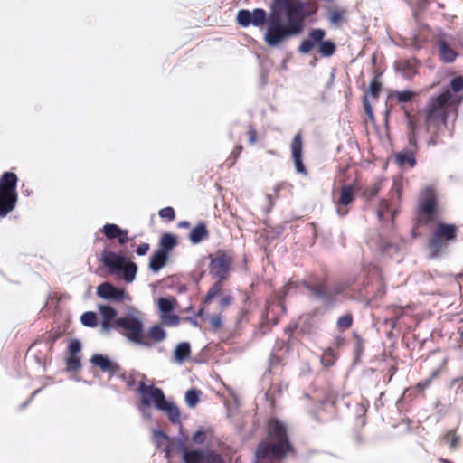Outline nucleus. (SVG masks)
Masks as SVG:
<instances>
[{
  "label": "nucleus",
  "instance_id": "nucleus-5",
  "mask_svg": "<svg viewBox=\"0 0 463 463\" xmlns=\"http://www.w3.org/2000/svg\"><path fill=\"white\" fill-rule=\"evenodd\" d=\"M113 328L118 330L128 341L150 347L151 345L143 340L144 321L143 313L138 309L128 307L124 316L115 319Z\"/></svg>",
  "mask_w": 463,
  "mask_h": 463
},
{
  "label": "nucleus",
  "instance_id": "nucleus-58",
  "mask_svg": "<svg viewBox=\"0 0 463 463\" xmlns=\"http://www.w3.org/2000/svg\"><path fill=\"white\" fill-rule=\"evenodd\" d=\"M178 226L180 228H188L190 226V223L187 221H182L179 222Z\"/></svg>",
  "mask_w": 463,
  "mask_h": 463
},
{
  "label": "nucleus",
  "instance_id": "nucleus-44",
  "mask_svg": "<svg viewBox=\"0 0 463 463\" xmlns=\"http://www.w3.org/2000/svg\"><path fill=\"white\" fill-rule=\"evenodd\" d=\"M450 88L454 92H458L463 89V77L458 76L452 79Z\"/></svg>",
  "mask_w": 463,
  "mask_h": 463
},
{
  "label": "nucleus",
  "instance_id": "nucleus-53",
  "mask_svg": "<svg viewBox=\"0 0 463 463\" xmlns=\"http://www.w3.org/2000/svg\"><path fill=\"white\" fill-rule=\"evenodd\" d=\"M232 298L231 296H226L222 298L221 306L222 307L229 306L232 303Z\"/></svg>",
  "mask_w": 463,
  "mask_h": 463
},
{
  "label": "nucleus",
  "instance_id": "nucleus-62",
  "mask_svg": "<svg viewBox=\"0 0 463 463\" xmlns=\"http://www.w3.org/2000/svg\"><path fill=\"white\" fill-rule=\"evenodd\" d=\"M242 147L241 146H237V151H238V154L241 151Z\"/></svg>",
  "mask_w": 463,
  "mask_h": 463
},
{
  "label": "nucleus",
  "instance_id": "nucleus-45",
  "mask_svg": "<svg viewBox=\"0 0 463 463\" xmlns=\"http://www.w3.org/2000/svg\"><path fill=\"white\" fill-rule=\"evenodd\" d=\"M159 216L172 221L175 219V210L172 207L163 208L159 211Z\"/></svg>",
  "mask_w": 463,
  "mask_h": 463
},
{
  "label": "nucleus",
  "instance_id": "nucleus-48",
  "mask_svg": "<svg viewBox=\"0 0 463 463\" xmlns=\"http://www.w3.org/2000/svg\"><path fill=\"white\" fill-rule=\"evenodd\" d=\"M117 239L120 245H125L128 241V230H121V233Z\"/></svg>",
  "mask_w": 463,
  "mask_h": 463
},
{
  "label": "nucleus",
  "instance_id": "nucleus-14",
  "mask_svg": "<svg viewBox=\"0 0 463 463\" xmlns=\"http://www.w3.org/2000/svg\"><path fill=\"white\" fill-rule=\"evenodd\" d=\"M420 209L422 214L429 220L435 213L436 195L431 187H426L419 200Z\"/></svg>",
  "mask_w": 463,
  "mask_h": 463
},
{
  "label": "nucleus",
  "instance_id": "nucleus-4",
  "mask_svg": "<svg viewBox=\"0 0 463 463\" xmlns=\"http://www.w3.org/2000/svg\"><path fill=\"white\" fill-rule=\"evenodd\" d=\"M460 100L457 96H453L449 90L432 99L426 108L427 127H434L438 130L441 127L448 128L449 119L454 121L457 118V105Z\"/></svg>",
  "mask_w": 463,
  "mask_h": 463
},
{
  "label": "nucleus",
  "instance_id": "nucleus-33",
  "mask_svg": "<svg viewBox=\"0 0 463 463\" xmlns=\"http://www.w3.org/2000/svg\"><path fill=\"white\" fill-rule=\"evenodd\" d=\"M346 15V11L342 10H333L329 14V22L333 26H339L341 23L345 22V16Z\"/></svg>",
  "mask_w": 463,
  "mask_h": 463
},
{
  "label": "nucleus",
  "instance_id": "nucleus-1",
  "mask_svg": "<svg viewBox=\"0 0 463 463\" xmlns=\"http://www.w3.org/2000/svg\"><path fill=\"white\" fill-rule=\"evenodd\" d=\"M271 8L264 40L269 46L277 47L302 32L304 4L300 0H274Z\"/></svg>",
  "mask_w": 463,
  "mask_h": 463
},
{
  "label": "nucleus",
  "instance_id": "nucleus-39",
  "mask_svg": "<svg viewBox=\"0 0 463 463\" xmlns=\"http://www.w3.org/2000/svg\"><path fill=\"white\" fill-rule=\"evenodd\" d=\"M222 290L221 282H216L208 291L204 302L209 303L214 297H216Z\"/></svg>",
  "mask_w": 463,
  "mask_h": 463
},
{
  "label": "nucleus",
  "instance_id": "nucleus-6",
  "mask_svg": "<svg viewBox=\"0 0 463 463\" xmlns=\"http://www.w3.org/2000/svg\"><path fill=\"white\" fill-rule=\"evenodd\" d=\"M100 260L108 268L110 274L122 273L123 279L127 283H131L135 280L137 266L136 263L128 261L125 256L113 251L103 250Z\"/></svg>",
  "mask_w": 463,
  "mask_h": 463
},
{
  "label": "nucleus",
  "instance_id": "nucleus-36",
  "mask_svg": "<svg viewBox=\"0 0 463 463\" xmlns=\"http://www.w3.org/2000/svg\"><path fill=\"white\" fill-rule=\"evenodd\" d=\"M408 128H409V132H408V142H409V146L411 147H415L416 146V144H417V139H416V125L415 123L413 122L412 119H409V122H408Z\"/></svg>",
  "mask_w": 463,
  "mask_h": 463
},
{
  "label": "nucleus",
  "instance_id": "nucleus-9",
  "mask_svg": "<svg viewBox=\"0 0 463 463\" xmlns=\"http://www.w3.org/2000/svg\"><path fill=\"white\" fill-rule=\"evenodd\" d=\"M305 286L312 296L323 301L324 304L327 306H334L337 300V297L344 293L349 285L346 282H342L335 284L331 288H327L324 285L310 286L305 284Z\"/></svg>",
  "mask_w": 463,
  "mask_h": 463
},
{
  "label": "nucleus",
  "instance_id": "nucleus-2",
  "mask_svg": "<svg viewBox=\"0 0 463 463\" xmlns=\"http://www.w3.org/2000/svg\"><path fill=\"white\" fill-rule=\"evenodd\" d=\"M153 440L168 459L175 453H180L184 463H223L222 455L210 449H188L184 437L169 438L163 431L154 430Z\"/></svg>",
  "mask_w": 463,
  "mask_h": 463
},
{
  "label": "nucleus",
  "instance_id": "nucleus-11",
  "mask_svg": "<svg viewBox=\"0 0 463 463\" xmlns=\"http://www.w3.org/2000/svg\"><path fill=\"white\" fill-rule=\"evenodd\" d=\"M97 295L106 300L130 302L132 298L124 288H116L109 282H103L97 288Z\"/></svg>",
  "mask_w": 463,
  "mask_h": 463
},
{
  "label": "nucleus",
  "instance_id": "nucleus-24",
  "mask_svg": "<svg viewBox=\"0 0 463 463\" xmlns=\"http://www.w3.org/2000/svg\"><path fill=\"white\" fill-rule=\"evenodd\" d=\"M99 310L100 315L103 317V322H102L103 329L109 330L111 327H113V325H110V322L112 320L115 321V319H116V316H117L116 309L109 305H100V306H99Z\"/></svg>",
  "mask_w": 463,
  "mask_h": 463
},
{
  "label": "nucleus",
  "instance_id": "nucleus-32",
  "mask_svg": "<svg viewBox=\"0 0 463 463\" xmlns=\"http://www.w3.org/2000/svg\"><path fill=\"white\" fill-rule=\"evenodd\" d=\"M121 230L118 225L113 223H107L103 226L102 232L104 235L109 239H116L121 233Z\"/></svg>",
  "mask_w": 463,
  "mask_h": 463
},
{
  "label": "nucleus",
  "instance_id": "nucleus-30",
  "mask_svg": "<svg viewBox=\"0 0 463 463\" xmlns=\"http://www.w3.org/2000/svg\"><path fill=\"white\" fill-rule=\"evenodd\" d=\"M157 304L161 315L172 312L176 304V300L175 298H161L158 299Z\"/></svg>",
  "mask_w": 463,
  "mask_h": 463
},
{
  "label": "nucleus",
  "instance_id": "nucleus-60",
  "mask_svg": "<svg viewBox=\"0 0 463 463\" xmlns=\"http://www.w3.org/2000/svg\"><path fill=\"white\" fill-rule=\"evenodd\" d=\"M365 411H366V408H365L364 405H361L360 412H361L362 414H364V413L365 412Z\"/></svg>",
  "mask_w": 463,
  "mask_h": 463
},
{
  "label": "nucleus",
  "instance_id": "nucleus-46",
  "mask_svg": "<svg viewBox=\"0 0 463 463\" xmlns=\"http://www.w3.org/2000/svg\"><path fill=\"white\" fill-rule=\"evenodd\" d=\"M380 90H381V83H379L375 80H372V82L370 83V88H369L370 95L373 98L377 99Z\"/></svg>",
  "mask_w": 463,
  "mask_h": 463
},
{
  "label": "nucleus",
  "instance_id": "nucleus-51",
  "mask_svg": "<svg viewBox=\"0 0 463 463\" xmlns=\"http://www.w3.org/2000/svg\"><path fill=\"white\" fill-rule=\"evenodd\" d=\"M249 142L254 144L257 141V133L253 128H250L248 130Z\"/></svg>",
  "mask_w": 463,
  "mask_h": 463
},
{
  "label": "nucleus",
  "instance_id": "nucleus-35",
  "mask_svg": "<svg viewBox=\"0 0 463 463\" xmlns=\"http://www.w3.org/2000/svg\"><path fill=\"white\" fill-rule=\"evenodd\" d=\"M81 323L89 327H93L97 325V316L94 312H85L80 317Z\"/></svg>",
  "mask_w": 463,
  "mask_h": 463
},
{
  "label": "nucleus",
  "instance_id": "nucleus-28",
  "mask_svg": "<svg viewBox=\"0 0 463 463\" xmlns=\"http://www.w3.org/2000/svg\"><path fill=\"white\" fill-rule=\"evenodd\" d=\"M148 335L156 342H162L166 338V332L161 325H155L149 328Z\"/></svg>",
  "mask_w": 463,
  "mask_h": 463
},
{
  "label": "nucleus",
  "instance_id": "nucleus-16",
  "mask_svg": "<svg viewBox=\"0 0 463 463\" xmlns=\"http://www.w3.org/2000/svg\"><path fill=\"white\" fill-rule=\"evenodd\" d=\"M229 268L230 260L224 255L213 259L210 265L211 273L220 281L225 279Z\"/></svg>",
  "mask_w": 463,
  "mask_h": 463
},
{
  "label": "nucleus",
  "instance_id": "nucleus-52",
  "mask_svg": "<svg viewBox=\"0 0 463 463\" xmlns=\"http://www.w3.org/2000/svg\"><path fill=\"white\" fill-rule=\"evenodd\" d=\"M296 287H297V285L295 284V282H293V281L288 282V283L285 286V288H284L283 297H286V296L289 293V291H290L293 288H296Z\"/></svg>",
  "mask_w": 463,
  "mask_h": 463
},
{
  "label": "nucleus",
  "instance_id": "nucleus-22",
  "mask_svg": "<svg viewBox=\"0 0 463 463\" xmlns=\"http://www.w3.org/2000/svg\"><path fill=\"white\" fill-rule=\"evenodd\" d=\"M168 259V252L164 250H156L150 257L149 269L154 272H158L163 267L165 266Z\"/></svg>",
  "mask_w": 463,
  "mask_h": 463
},
{
  "label": "nucleus",
  "instance_id": "nucleus-20",
  "mask_svg": "<svg viewBox=\"0 0 463 463\" xmlns=\"http://www.w3.org/2000/svg\"><path fill=\"white\" fill-rule=\"evenodd\" d=\"M354 200V188L352 185H344L341 188L340 198L338 201L337 213L345 216L347 213L346 210H343L342 206H347Z\"/></svg>",
  "mask_w": 463,
  "mask_h": 463
},
{
  "label": "nucleus",
  "instance_id": "nucleus-23",
  "mask_svg": "<svg viewBox=\"0 0 463 463\" xmlns=\"http://www.w3.org/2000/svg\"><path fill=\"white\" fill-rule=\"evenodd\" d=\"M395 163L402 167L408 165L413 167L416 164L414 152L411 149H404L394 156Z\"/></svg>",
  "mask_w": 463,
  "mask_h": 463
},
{
  "label": "nucleus",
  "instance_id": "nucleus-38",
  "mask_svg": "<svg viewBox=\"0 0 463 463\" xmlns=\"http://www.w3.org/2000/svg\"><path fill=\"white\" fill-rule=\"evenodd\" d=\"M185 402L189 407H194L199 402V392L196 390H188L185 393Z\"/></svg>",
  "mask_w": 463,
  "mask_h": 463
},
{
  "label": "nucleus",
  "instance_id": "nucleus-29",
  "mask_svg": "<svg viewBox=\"0 0 463 463\" xmlns=\"http://www.w3.org/2000/svg\"><path fill=\"white\" fill-rule=\"evenodd\" d=\"M401 71L402 72V76L405 79H411L417 71V61H406L401 64Z\"/></svg>",
  "mask_w": 463,
  "mask_h": 463
},
{
  "label": "nucleus",
  "instance_id": "nucleus-42",
  "mask_svg": "<svg viewBox=\"0 0 463 463\" xmlns=\"http://www.w3.org/2000/svg\"><path fill=\"white\" fill-rule=\"evenodd\" d=\"M70 355H78L81 350V343L78 339L72 340L68 346Z\"/></svg>",
  "mask_w": 463,
  "mask_h": 463
},
{
  "label": "nucleus",
  "instance_id": "nucleus-56",
  "mask_svg": "<svg viewBox=\"0 0 463 463\" xmlns=\"http://www.w3.org/2000/svg\"><path fill=\"white\" fill-rule=\"evenodd\" d=\"M364 109L369 117H373V110L367 100L364 101Z\"/></svg>",
  "mask_w": 463,
  "mask_h": 463
},
{
  "label": "nucleus",
  "instance_id": "nucleus-61",
  "mask_svg": "<svg viewBox=\"0 0 463 463\" xmlns=\"http://www.w3.org/2000/svg\"><path fill=\"white\" fill-rule=\"evenodd\" d=\"M436 141L432 138L430 142H429V145H435Z\"/></svg>",
  "mask_w": 463,
  "mask_h": 463
},
{
  "label": "nucleus",
  "instance_id": "nucleus-18",
  "mask_svg": "<svg viewBox=\"0 0 463 463\" xmlns=\"http://www.w3.org/2000/svg\"><path fill=\"white\" fill-rule=\"evenodd\" d=\"M308 36V39L303 40L298 47V51L301 53H308L318 42H321L325 37V31L322 29H313Z\"/></svg>",
  "mask_w": 463,
  "mask_h": 463
},
{
  "label": "nucleus",
  "instance_id": "nucleus-34",
  "mask_svg": "<svg viewBox=\"0 0 463 463\" xmlns=\"http://www.w3.org/2000/svg\"><path fill=\"white\" fill-rule=\"evenodd\" d=\"M160 318L162 323L168 326H177L180 322V317L177 315L173 314L172 312L161 314Z\"/></svg>",
  "mask_w": 463,
  "mask_h": 463
},
{
  "label": "nucleus",
  "instance_id": "nucleus-3",
  "mask_svg": "<svg viewBox=\"0 0 463 463\" xmlns=\"http://www.w3.org/2000/svg\"><path fill=\"white\" fill-rule=\"evenodd\" d=\"M286 426L276 419L268 423V438L258 447L256 463H278L291 451Z\"/></svg>",
  "mask_w": 463,
  "mask_h": 463
},
{
  "label": "nucleus",
  "instance_id": "nucleus-7",
  "mask_svg": "<svg viewBox=\"0 0 463 463\" xmlns=\"http://www.w3.org/2000/svg\"><path fill=\"white\" fill-rule=\"evenodd\" d=\"M17 181V175L12 172L4 173L0 178V217L2 218L5 217L15 207Z\"/></svg>",
  "mask_w": 463,
  "mask_h": 463
},
{
  "label": "nucleus",
  "instance_id": "nucleus-21",
  "mask_svg": "<svg viewBox=\"0 0 463 463\" xmlns=\"http://www.w3.org/2000/svg\"><path fill=\"white\" fill-rule=\"evenodd\" d=\"M438 44L440 60L445 63L453 62L458 56V52L443 39H440Z\"/></svg>",
  "mask_w": 463,
  "mask_h": 463
},
{
  "label": "nucleus",
  "instance_id": "nucleus-40",
  "mask_svg": "<svg viewBox=\"0 0 463 463\" xmlns=\"http://www.w3.org/2000/svg\"><path fill=\"white\" fill-rule=\"evenodd\" d=\"M67 366L70 371H76L80 367V361L78 355H70L67 359Z\"/></svg>",
  "mask_w": 463,
  "mask_h": 463
},
{
  "label": "nucleus",
  "instance_id": "nucleus-49",
  "mask_svg": "<svg viewBox=\"0 0 463 463\" xmlns=\"http://www.w3.org/2000/svg\"><path fill=\"white\" fill-rule=\"evenodd\" d=\"M437 374H438V373H437V372H433V373H432V374H431V376H430L429 379L424 380V381H422V382L419 383H418V387H419L420 390H423V389L427 388V387L430 385L431 379H432L433 377H435Z\"/></svg>",
  "mask_w": 463,
  "mask_h": 463
},
{
  "label": "nucleus",
  "instance_id": "nucleus-47",
  "mask_svg": "<svg viewBox=\"0 0 463 463\" xmlns=\"http://www.w3.org/2000/svg\"><path fill=\"white\" fill-rule=\"evenodd\" d=\"M149 248L148 243H142L137 248L136 252L138 256H144L147 253Z\"/></svg>",
  "mask_w": 463,
  "mask_h": 463
},
{
  "label": "nucleus",
  "instance_id": "nucleus-15",
  "mask_svg": "<svg viewBox=\"0 0 463 463\" xmlns=\"http://www.w3.org/2000/svg\"><path fill=\"white\" fill-rule=\"evenodd\" d=\"M291 156L294 162L296 171L299 174L307 175V169L303 164V140L300 133L295 135L291 146Z\"/></svg>",
  "mask_w": 463,
  "mask_h": 463
},
{
  "label": "nucleus",
  "instance_id": "nucleus-57",
  "mask_svg": "<svg viewBox=\"0 0 463 463\" xmlns=\"http://www.w3.org/2000/svg\"><path fill=\"white\" fill-rule=\"evenodd\" d=\"M39 392H40V390H36V391H34V392L32 393V395H31L30 399L28 400V402H25V403H24V404L22 405V408H24V407L27 405V403H29V402L33 399V397H34V396H35Z\"/></svg>",
  "mask_w": 463,
  "mask_h": 463
},
{
  "label": "nucleus",
  "instance_id": "nucleus-12",
  "mask_svg": "<svg viewBox=\"0 0 463 463\" xmlns=\"http://www.w3.org/2000/svg\"><path fill=\"white\" fill-rule=\"evenodd\" d=\"M267 19V13L261 8H256L252 12L249 10H240L237 14V22L242 27L250 24L254 26H261Z\"/></svg>",
  "mask_w": 463,
  "mask_h": 463
},
{
  "label": "nucleus",
  "instance_id": "nucleus-17",
  "mask_svg": "<svg viewBox=\"0 0 463 463\" xmlns=\"http://www.w3.org/2000/svg\"><path fill=\"white\" fill-rule=\"evenodd\" d=\"M156 409L166 412L172 423L175 424L180 422L181 413L179 408L174 402L166 401L164 393L162 402H156Z\"/></svg>",
  "mask_w": 463,
  "mask_h": 463
},
{
  "label": "nucleus",
  "instance_id": "nucleus-25",
  "mask_svg": "<svg viewBox=\"0 0 463 463\" xmlns=\"http://www.w3.org/2000/svg\"><path fill=\"white\" fill-rule=\"evenodd\" d=\"M208 237L206 225L203 222L194 227L189 234V240L193 244H198Z\"/></svg>",
  "mask_w": 463,
  "mask_h": 463
},
{
  "label": "nucleus",
  "instance_id": "nucleus-26",
  "mask_svg": "<svg viewBox=\"0 0 463 463\" xmlns=\"http://www.w3.org/2000/svg\"><path fill=\"white\" fill-rule=\"evenodd\" d=\"M191 354V347L189 343L182 342L178 344L174 350V361L177 364H182Z\"/></svg>",
  "mask_w": 463,
  "mask_h": 463
},
{
  "label": "nucleus",
  "instance_id": "nucleus-10",
  "mask_svg": "<svg viewBox=\"0 0 463 463\" xmlns=\"http://www.w3.org/2000/svg\"><path fill=\"white\" fill-rule=\"evenodd\" d=\"M456 237V227L452 224L439 222L437 224L432 238L429 242V248L434 255H437L447 246V241Z\"/></svg>",
  "mask_w": 463,
  "mask_h": 463
},
{
  "label": "nucleus",
  "instance_id": "nucleus-59",
  "mask_svg": "<svg viewBox=\"0 0 463 463\" xmlns=\"http://www.w3.org/2000/svg\"><path fill=\"white\" fill-rule=\"evenodd\" d=\"M389 247H392V244H386V245L383 247V252H386V251L388 250V248H389Z\"/></svg>",
  "mask_w": 463,
  "mask_h": 463
},
{
  "label": "nucleus",
  "instance_id": "nucleus-27",
  "mask_svg": "<svg viewBox=\"0 0 463 463\" xmlns=\"http://www.w3.org/2000/svg\"><path fill=\"white\" fill-rule=\"evenodd\" d=\"M177 244L176 238L171 233H165L161 237L160 247L158 250H164L168 252Z\"/></svg>",
  "mask_w": 463,
  "mask_h": 463
},
{
  "label": "nucleus",
  "instance_id": "nucleus-55",
  "mask_svg": "<svg viewBox=\"0 0 463 463\" xmlns=\"http://www.w3.org/2000/svg\"><path fill=\"white\" fill-rule=\"evenodd\" d=\"M380 189V183L375 184L370 190V196H374L377 194L378 191Z\"/></svg>",
  "mask_w": 463,
  "mask_h": 463
},
{
  "label": "nucleus",
  "instance_id": "nucleus-50",
  "mask_svg": "<svg viewBox=\"0 0 463 463\" xmlns=\"http://www.w3.org/2000/svg\"><path fill=\"white\" fill-rule=\"evenodd\" d=\"M448 440L450 442V446L455 448L458 442V437L454 432H449L448 434Z\"/></svg>",
  "mask_w": 463,
  "mask_h": 463
},
{
  "label": "nucleus",
  "instance_id": "nucleus-37",
  "mask_svg": "<svg viewBox=\"0 0 463 463\" xmlns=\"http://www.w3.org/2000/svg\"><path fill=\"white\" fill-rule=\"evenodd\" d=\"M336 324L340 330H346L350 328L353 324V316L351 314H345L337 319Z\"/></svg>",
  "mask_w": 463,
  "mask_h": 463
},
{
  "label": "nucleus",
  "instance_id": "nucleus-13",
  "mask_svg": "<svg viewBox=\"0 0 463 463\" xmlns=\"http://www.w3.org/2000/svg\"><path fill=\"white\" fill-rule=\"evenodd\" d=\"M401 194V189L398 183H394L393 186L391 190L392 202L389 201H382L377 211L378 218L380 221L386 220L389 218L393 219L394 215L397 213L396 210V203L394 202V197L399 198Z\"/></svg>",
  "mask_w": 463,
  "mask_h": 463
},
{
  "label": "nucleus",
  "instance_id": "nucleus-8",
  "mask_svg": "<svg viewBox=\"0 0 463 463\" xmlns=\"http://www.w3.org/2000/svg\"><path fill=\"white\" fill-rule=\"evenodd\" d=\"M137 391L140 395L138 411L143 417L150 419L152 417L150 406L153 404L156 408V402H162L163 391L154 385H146L144 382L139 383Z\"/></svg>",
  "mask_w": 463,
  "mask_h": 463
},
{
  "label": "nucleus",
  "instance_id": "nucleus-54",
  "mask_svg": "<svg viewBox=\"0 0 463 463\" xmlns=\"http://www.w3.org/2000/svg\"><path fill=\"white\" fill-rule=\"evenodd\" d=\"M211 325L213 326V327H220L221 325H222V321H221V318L219 317H214L211 319Z\"/></svg>",
  "mask_w": 463,
  "mask_h": 463
},
{
  "label": "nucleus",
  "instance_id": "nucleus-43",
  "mask_svg": "<svg viewBox=\"0 0 463 463\" xmlns=\"http://www.w3.org/2000/svg\"><path fill=\"white\" fill-rule=\"evenodd\" d=\"M396 97H397V99L400 101V102H408L411 99V98L413 97L414 93L410 91V90H402V91H397L395 93Z\"/></svg>",
  "mask_w": 463,
  "mask_h": 463
},
{
  "label": "nucleus",
  "instance_id": "nucleus-19",
  "mask_svg": "<svg viewBox=\"0 0 463 463\" xmlns=\"http://www.w3.org/2000/svg\"><path fill=\"white\" fill-rule=\"evenodd\" d=\"M91 364L99 367L103 372L116 373L119 372L118 364L111 361L108 356L102 354H94L90 359Z\"/></svg>",
  "mask_w": 463,
  "mask_h": 463
},
{
  "label": "nucleus",
  "instance_id": "nucleus-31",
  "mask_svg": "<svg viewBox=\"0 0 463 463\" xmlns=\"http://www.w3.org/2000/svg\"><path fill=\"white\" fill-rule=\"evenodd\" d=\"M317 44L319 45L318 52L322 56L329 57L335 53V45L332 41L321 40V42H318Z\"/></svg>",
  "mask_w": 463,
  "mask_h": 463
},
{
  "label": "nucleus",
  "instance_id": "nucleus-41",
  "mask_svg": "<svg viewBox=\"0 0 463 463\" xmlns=\"http://www.w3.org/2000/svg\"><path fill=\"white\" fill-rule=\"evenodd\" d=\"M207 432L203 430H197L192 437V440L194 444H203L207 439Z\"/></svg>",
  "mask_w": 463,
  "mask_h": 463
}]
</instances>
